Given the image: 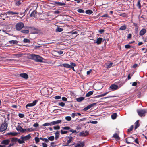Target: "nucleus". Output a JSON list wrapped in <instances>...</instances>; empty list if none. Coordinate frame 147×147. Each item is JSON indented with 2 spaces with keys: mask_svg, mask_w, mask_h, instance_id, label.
I'll use <instances>...</instances> for the list:
<instances>
[{
  "mask_svg": "<svg viewBox=\"0 0 147 147\" xmlns=\"http://www.w3.org/2000/svg\"><path fill=\"white\" fill-rule=\"evenodd\" d=\"M3 123H2L0 127V132H3L6 129L7 127V124L6 121H4Z\"/></svg>",
  "mask_w": 147,
  "mask_h": 147,
  "instance_id": "4",
  "label": "nucleus"
},
{
  "mask_svg": "<svg viewBox=\"0 0 147 147\" xmlns=\"http://www.w3.org/2000/svg\"><path fill=\"white\" fill-rule=\"evenodd\" d=\"M35 140L36 142V143L37 144L40 142L39 138L37 137H36L35 138Z\"/></svg>",
  "mask_w": 147,
  "mask_h": 147,
  "instance_id": "41",
  "label": "nucleus"
},
{
  "mask_svg": "<svg viewBox=\"0 0 147 147\" xmlns=\"http://www.w3.org/2000/svg\"><path fill=\"white\" fill-rule=\"evenodd\" d=\"M119 15L123 17H125L126 16V14L125 13H121Z\"/></svg>",
  "mask_w": 147,
  "mask_h": 147,
  "instance_id": "51",
  "label": "nucleus"
},
{
  "mask_svg": "<svg viewBox=\"0 0 147 147\" xmlns=\"http://www.w3.org/2000/svg\"><path fill=\"white\" fill-rule=\"evenodd\" d=\"M134 126L133 125H131L130 127L128 129L127 131V132L128 133H129L131 132L133 129Z\"/></svg>",
  "mask_w": 147,
  "mask_h": 147,
  "instance_id": "31",
  "label": "nucleus"
},
{
  "mask_svg": "<svg viewBox=\"0 0 147 147\" xmlns=\"http://www.w3.org/2000/svg\"><path fill=\"white\" fill-rule=\"evenodd\" d=\"M22 3L19 0H16L15 1V5L16 6H19Z\"/></svg>",
  "mask_w": 147,
  "mask_h": 147,
  "instance_id": "21",
  "label": "nucleus"
},
{
  "mask_svg": "<svg viewBox=\"0 0 147 147\" xmlns=\"http://www.w3.org/2000/svg\"><path fill=\"white\" fill-rule=\"evenodd\" d=\"M23 42L24 43H30V40L29 39L24 38L23 40Z\"/></svg>",
  "mask_w": 147,
  "mask_h": 147,
  "instance_id": "40",
  "label": "nucleus"
},
{
  "mask_svg": "<svg viewBox=\"0 0 147 147\" xmlns=\"http://www.w3.org/2000/svg\"><path fill=\"white\" fill-rule=\"evenodd\" d=\"M69 33L71 34L72 35L76 34H78V32L76 31H72L71 32H69Z\"/></svg>",
  "mask_w": 147,
  "mask_h": 147,
  "instance_id": "46",
  "label": "nucleus"
},
{
  "mask_svg": "<svg viewBox=\"0 0 147 147\" xmlns=\"http://www.w3.org/2000/svg\"><path fill=\"white\" fill-rule=\"evenodd\" d=\"M59 106L61 107H64L65 105V104L63 102H61L59 103Z\"/></svg>",
  "mask_w": 147,
  "mask_h": 147,
  "instance_id": "59",
  "label": "nucleus"
},
{
  "mask_svg": "<svg viewBox=\"0 0 147 147\" xmlns=\"http://www.w3.org/2000/svg\"><path fill=\"white\" fill-rule=\"evenodd\" d=\"M137 113L138 115L140 117L144 116L145 114L146 113L145 110H137Z\"/></svg>",
  "mask_w": 147,
  "mask_h": 147,
  "instance_id": "5",
  "label": "nucleus"
},
{
  "mask_svg": "<svg viewBox=\"0 0 147 147\" xmlns=\"http://www.w3.org/2000/svg\"><path fill=\"white\" fill-rule=\"evenodd\" d=\"M69 131L70 132H72L73 133H78L79 131H78V132H77L76 131V130H73V129H70Z\"/></svg>",
  "mask_w": 147,
  "mask_h": 147,
  "instance_id": "56",
  "label": "nucleus"
},
{
  "mask_svg": "<svg viewBox=\"0 0 147 147\" xmlns=\"http://www.w3.org/2000/svg\"><path fill=\"white\" fill-rule=\"evenodd\" d=\"M134 138L132 136L128 137L125 139V141L127 144H131L133 142Z\"/></svg>",
  "mask_w": 147,
  "mask_h": 147,
  "instance_id": "6",
  "label": "nucleus"
},
{
  "mask_svg": "<svg viewBox=\"0 0 147 147\" xmlns=\"http://www.w3.org/2000/svg\"><path fill=\"white\" fill-rule=\"evenodd\" d=\"M65 119L67 121H70L71 119V118L70 116H67L65 117Z\"/></svg>",
  "mask_w": 147,
  "mask_h": 147,
  "instance_id": "43",
  "label": "nucleus"
},
{
  "mask_svg": "<svg viewBox=\"0 0 147 147\" xmlns=\"http://www.w3.org/2000/svg\"><path fill=\"white\" fill-rule=\"evenodd\" d=\"M38 100H36L34 101L32 103H28L27 104L26 106V108H28V107H31L35 106L38 102Z\"/></svg>",
  "mask_w": 147,
  "mask_h": 147,
  "instance_id": "7",
  "label": "nucleus"
},
{
  "mask_svg": "<svg viewBox=\"0 0 147 147\" xmlns=\"http://www.w3.org/2000/svg\"><path fill=\"white\" fill-rule=\"evenodd\" d=\"M19 127L20 128V129H21V130L20 131V132H21L24 133L25 132V131L26 130V129H23L22 127L21 126H19Z\"/></svg>",
  "mask_w": 147,
  "mask_h": 147,
  "instance_id": "49",
  "label": "nucleus"
},
{
  "mask_svg": "<svg viewBox=\"0 0 147 147\" xmlns=\"http://www.w3.org/2000/svg\"><path fill=\"white\" fill-rule=\"evenodd\" d=\"M77 65L76 64L74 63L71 62L70 65L67 63H64L61 65V66H63L67 68L71 69L74 71H75L74 69V67H76Z\"/></svg>",
  "mask_w": 147,
  "mask_h": 147,
  "instance_id": "2",
  "label": "nucleus"
},
{
  "mask_svg": "<svg viewBox=\"0 0 147 147\" xmlns=\"http://www.w3.org/2000/svg\"><path fill=\"white\" fill-rule=\"evenodd\" d=\"M105 30L102 29H100L99 31V32L100 34H102L104 32Z\"/></svg>",
  "mask_w": 147,
  "mask_h": 147,
  "instance_id": "60",
  "label": "nucleus"
},
{
  "mask_svg": "<svg viewBox=\"0 0 147 147\" xmlns=\"http://www.w3.org/2000/svg\"><path fill=\"white\" fill-rule=\"evenodd\" d=\"M61 122V120H59L51 122V125H53L56 124H59Z\"/></svg>",
  "mask_w": 147,
  "mask_h": 147,
  "instance_id": "18",
  "label": "nucleus"
},
{
  "mask_svg": "<svg viewBox=\"0 0 147 147\" xmlns=\"http://www.w3.org/2000/svg\"><path fill=\"white\" fill-rule=\"evenodd\" d=\"M89 134L88 132L87 131H82L79 134V135L80 136H86Z\"/></svg>",
  "mask_w": 147,
  "mask_h": 147,
  "instance_id": "10",
  "label": "nucleus"
},
{
  "mask_svg": "<svg viewBox=\"0 0 147 147\" xmlns=\"http://www.w3.org/2000/svg\"><path fill=\"white\" fill-rule=\"evenodd\" d=\"M24 26V24L22 22L18 23L15 26L16 29L17 30L20 31L22 28Z\"/></svg>",
  "mask_w": 147,
  "mask_h": 147,
  "instance_id": "3",
  "label": "nucleus"
},
{
  "mask_svg": "<svg viewBox=\"0 0 147 147\" xmlns=\"http://www.w3.org/2000/svg\"><path fill=\"white\" fill-rule=\"evenodd\" d=\"M21 32L23 33L28 34L29 33V31L28 30H21Z\"/></svg>",
  "mask_w": 147,
  "mask_h": 147,
  "instance_id": "39",
  "label": "nucleus"
},
{
  "mask_svg": "<svg viewBox=\"0 0 147 147\" xmlns=\"http://www.w3.org/2000/svg\"><path fill=\"white\" fill-rule=\"evenodd\" d=\"M53 128L55 130H59L60 129V127L58 125L57 126H54Z\"/></svg>",
  "mask_w": 147,
  "mask_h": 147,
  "instance_id": "50",
  "label": "nucleus"
},
{
  "mask_svg": "<svg viewBox=\"0 0 147 147\" xmlns=\"http://www.w3.org/2000/svg\"><path fill=\"white\" fill-rule=\"evenodd\" d=\"M61 134H66L67 133V131H63L62 130H61Z\"/></svg>",
  "mask_w": 147,
  "mask_h": 147,
  "instance_id": "58",
  "label": "nucleus"
},
{
  "mask_svg": "<svg viewBox=\"0 0 147 147\" xmlns=\"http://www.w3.org/2000/svg\"><path fill=\"white\" fill-rule=\"evenodd\" d=\"M146 32V30L145 29H142L139 32V35L141 36L144 35Z\"/></svg>",
  "mask_w": 147,
  "mask_h": 147,
  "instance_id": "15",
  "label": "nucleus"
},
{
  "mask_svg": "<svg viewBox=\"0 0 147 147\" xmlns=\"http://www.w3.org/2000/svg\"><path fill=\"white\" fill-rule=\"evenodd\" d=\"M125 48L126 49H129L131 48V46L129 45H126L125 46Z\"/></svg>",
  "mask_w": 147,
  "mask_h": 147,
  "instance_id": "52",
  "label": "nucleus"
},
{
  "mask_svg": "<svg viewBox=\"0 0 147 147\" xmlns=\"http://www.w3.org/2000/svg\"><path fill=\"white\" fill-rule=\"evenodd\" d=\"M133 141H134L137 144H139V142L138 141V138H136L135 139H134V140Z\"/></svg>",
  "mask_w": 147,
  "mask_h": 147,
  "instance_id": "55",
  "label": "nucleus"
},
{
  "mask_svg": "<svg viewBox=\"0 0 147 147\" xmlns=\"http://www.w3.org/2000/svg\"><path fill=\"white\" fill-rule=\"evenodd\" d=\"M63 129L65 130H69L70 128L69 126H66L64 127H62Z\"/></svg>",
  "mask_w": 147,
  "mask_h": 147,
  "instance_id": "47",
  "label": "nucleus"
},
{
  "mask_svg": "<svg viewBox=\"0 0 147 147\" xmlns=\"http://www.w3.org/2000/svg\"><path fill=\"white\" fill-rule=\"evenodd\" d=\"M19 116L21 118L24 117V115L23 114L19 113L18 114Z\"/></svg>",
  "mask_w": 147,
  "mask_h": 147,
  "instance_id": "53",
  "label": "nucleus"
},
{
  "mask_svg": "<svg viewBox=\"0 0 147 147\" xmlns=\"http://www.w3.org/2000/svg\"><path fill=\"white\" fill-rule=\"evenodd\" d=\"M9 43L11 44H17L18 41L16 40H11L9 41Z\"/></svg>",
  "mask_w": 147,
  "mask_h": 147,
  "instance_id": "28",
  "label": "nucleus"
},
{
  "mask_svg": "<svg viewBox=\"0 0 147 147\" xmlns=\"http://www.w3.org/2000/svg\"><path fill=\"white\" fill-rule=\"evenodd\" d=\"M102 38L100 37H99L97 39L96 41L94 42L95 43H96L98 44H101L102 42Z\"/></svg>",
  "mask_w": 147,
  "mask_h": 147,
  "instance_id": "16",
  "label": "nucleus"
},
{
  "mask_svg": "<svg viewBox=\"0 0 147 147\" xmlns=\"http://www.w3.org/2000/svg\"><path fill=\"white\" fill-rule=\"evenodd\" d=\"M93 91H90L86 94V96L87 97L90 96L93 94Z\"/></svg>",
  "mask_w": 147,
  "mask_h": 147,
  "instance_id": "25",
  "label": "nucleus"
},
{
  "mask_svg": "<svg viewBox=\"0 0 147 147\" xmlns=\"http://www.w3.org/2000/svg\"><path fill=\"white\" fill-rule=\"evenodd\" d=\"M31 136H30V134H29L26 136H24L25 139L26 140H28L30 139Z\"/></svg>",
  "mask_w": 147,
  "mask_h": 147,
  "instance_id": "33",
  "label": "nucleus"
},
{
  "mask_svg": "<svg viewBox=\"0 0 147 147\" xmlns=\"http://www.w3.org/2000/svg\"><path fill=\"white\" fill-rule=\"evenodd\" d=\"M63 31V29L60 27H57L56 29V32H60Z\"/></svg>",
  "mask_w": 147,
  "mask_h": 147,
  "instance_id": "32",
  "label": "nucleus"
},
{
  "mask_svg": "<svg viewBox=\"0 0 147 147\" xmlns=\"http://www.w3.org/2000/svg\"><path fill=\"white\" fill-rule=\"evenodd\" d=\"M55 144V142H52L51 143V146L52 147H55L56 145H54Z\"/></svg>",
  "mask_w": 147,
  "mask_h": 147,
  "instance_id": "63",
  "label": "nucleus"
},
{
  "mask_svg": "<svg viewBox=\"0 0 147 147\" xmlns=\"http://www.w3.org/2000/svg\"><path fill=\"white\" fill-rule=\"evenodd\" d=\"M113 137L115 138V140H120V137L118 134L117 133H115L114 134Z\"/></svg>",
  "mask_w": 147,
  "mask_h": 147,
  "instance_id": "17",
  "label": "nucleus"
},
{
  "mask_svg": "<svg viewBox=\"0 0 147 147\" xmlns=\"http://www.w3.org/2000/svg\"><path fill=\"white\" fill-rule=\"evenodd\" d=\"M54 3L53 4L54 5H57L58 6H62L65 5V3H63L61 2L54 1Z\"/></svg>",
  "mask_w": 147,
  "mask_h": 147,
  "instance_id": "13",
  "label": "nucleus"
},
{
  "mask_svg": "<svg viewBox=\"0 0 147 147\" xmlns=\"http://www.w3.org/2000/svg\"><path fill=\"white\" fill-rule=\"evenodd\" d=\"M7 13L9 14H11V15H13L14 14H19V13L14 12L11 11H9L7 12Z\"/></svg>",
  "mask_w": 147,
  "mask_h": 147,
  "instance_id": "23",
  "label": "nucleus"
},
{
  "mask_svg": "<svg viewBox=\"0 0 147 147\" xmlns=\"http://www.w3.org/2000/svg\"><path fill=\"white\" fill-rule=\"evenodd\" d=\"M117 117V114L116 113H113L111 115V118L113 119H115Z\"/></svg>",
  "mask_w": 147,
  "mask_h": 147,
  "instance_id": "30",
  "label": "nucleus"
},
{
  "mask_svg": "<svg viewBox=\"0 0 147 147\" xmlns=\"http://www.w3.org/2000/svg\"><path fill=\"white\" fill-rule=\"evenodd\" d=\"M36 14V11L34 10L30 14V17H34L35 16V14Z\"/></svg>",
  "mask_w": 147,
  "mask_h": 147,
  "instance_id": "42",
  "label": "nucleus"
},
{
  "mask_svg": "<svg viewBox=\"0 0 147 147\" xmlns=\"http://www.w3.org/2000/svg\"><path fill=\"white\" fill-rule=\"evenodd\" d=\"M20 76L25 79H27L28 78V75L26 73L20 74Z\"/></svg>",
  "mask_w": 147,
  "mask_h": 147,
  "instance_id": "14",
  "label": "nucleus"
},
{
  "mask_svg": "<svg viewBox=\"0 0 147 147\" xmlns=\"http://www.w3.org/2000/svg\"><path fill=\"white\" fill-rule=\"evenodd\" d=\"M17 142L19 143L20 144H21L24 143L25 142L23 140H21L20 139H18L17 138Z\"/></svg>",
  "mask_w": 147,
  "mask_h": 147,
  "instance_id": "38",
  "label": "nucleus"
},
{
  "mask_svg": "<svg viewBox=\"0 0 147 147\" xmlns=\"http://www.w3.org/2000/svg\"><path fill=\"white\" fill-rule=\"evenodd\" d=\"M61 98V97L59 96H56L55 97V99H59Z\"/></svg>",
  "mask_w": 147,
  "mask_h": 147,
  "instance_id": "64",
  "label": "nucleus"
},
{
  "mask_svg": "<svg viewBox=\"0 0 147 147\" xmlns=\"http://www.w3.org/2000/svg\"><path fill=\"white\" fill-rule=\"evenodd\" d=\"M96 105V103H93L90 104L88 105V106H87L86 107L84 108V109H83V110L84 111H86L88 110V109H90V108Z\"/></svg>",
  "mask_w": 147,
  "mask_h": 147,
  "instance_id": "8",
  "label": "nucleus"
},
{
  "mask_svg": "<svg viewBox=\"0 0 147 147\" xmlns=\"http://www.w3.org/2000/svg\"><path fill=\"white\" fill-rule=\"evenodd\" d=\"M85 13L87 14H91L93 13V11L91 10H88L86 11Z\"/></svg>",
  "mask_w": 147,
  "mask_h": 147,
  "instance_id": "37",
  "label": "nucleus"
},
{
  "mask_svg": "<svg viewBox=\"0 0 147 147\" xmlns=\"http://www.w3.org/2000/svg\"><path fill=\"white\" fill-rule=\"evenodd\" d=\"M33 126L34 127H39V124L38 123H35Z\"/></svg>",
  "mask_w": 147,
  "mask_h": 147,
  "instance_id": "57",
  "label": "nucleus"
},
{
  "mask_svg": "<svg viewBox=\"0 0 147 147\" xmlns=\"http://www.w3.org/2000/svg\"><path fill=\"white\" fill-rule=\"evenodd\" d=\"M139 120H137L135 123V129H136L138 128L140 125V124L139 123Z\"/></svg>",
  "mask_w": 147,
  "mask_h": 147,
  "instance_id": "20",
  "label": "nucleus"
},
{
  "mask_svg": "<svg viewBox=\"0 0 147 147\" xmlns=\"http://www.w3.org/2000/svg\"><path fill=\"white\" fill-rule=\"evenodd\" d=\"M77 11L81 13H84V11L82 9H79L77 10Z\"/></svg>",
  "mask_w": 147,
  "mask_h": 147,
  "instance_id": "48",
  "label": "nucleus"
},
{
  "mask_svg": "<svg viewBox=\"0 0 147 147\" xmlns=\"http://www.w3.org/2000/svg\"><path fill=\"white\" fill-rule=\"evenodd\" d=\"M28 58L30 59L34 60L37 62H42L43 59L42 57L39 55L35 54H30L28 56Z\"/></svg>",
  "mask_w": 147,
  "mask_h": 147,
  "instance_id": "1",
  "label": "nucleus"
},
{
  "mask_svg": "<svg viewBox=\"0 0 147 147\" xmlns=\"http://www.w3.org/2000/svg\"><path fill=\"white\" fill-rule=\"evenodd\" d=\"M68 138H69V140L67 141V144H68L70 143L72 141L73 137L71 136H68Z\"/></svg>",
  "mask_w": 147,
  "mask_h": 147,
  "instance_id": "29",
  "label": "nucleus"
},
{
  "mask_svg": "<svg viewBox=\"0 0 147 147\" xmlns=\"http://www.w3.org/2000/svg\"><path fill=\"white\" fill-rule=\"evenodd\" d=\"M140 0H138L137 3L136 5V6L137 7H138L139 9H140L141 8V5L140 3Z\"/></svg>",
  "mask_w": 147,
  "mask_h": 147,
  "instance_id": "35",
  "label": "nucleus"
},
{
  "mask_svg": "<svg viewBox=\"0 0 147 147\" xmlns=\"http://www.w3.org/2000/svg\"><path fill=\"white\" fill-rule=\"evenodd\" d=\"M17 138L16 137H13L11 138V141L12 142H13L15 144H16V142H17Z\"/></svg>",
  "mask_w": 147,
  "mask_h": 147,
  "instance_id": "22",
  "label": "nucleus"
},
{
  "mask_svg": "<svg viewBox=\"0 0 147 147\" xmlns=\"http://www.w3.org/2000/svg\"><path fill=\"white\" fill-rule=\"evenodd\" d=\"M52 125H51V123H45L44 124H43L42 125L43 126H49V125H50V126H51Z\"/></svg>",
  "mask_w": 147,
  "mask_h": 147,
  "instance_id": "44",
  "label": "nucleus"
},
{
  "mask_svg": "<svg viewBox=\"0 0 147 147\" xmlns=\"http://www.w3.org/2000/svg\"><path fill=\"white\" fill-rule=\"evenodd\" d=\"M84 145V142H79L76 144L75 147H83Z\"/></svg>",
  "mask_w": 147,
  "mask_h": 147,
  "instance_id": "12",
  "label": "nucleus"
},
{
  "mask_svg": "<svg viewBox=\"0 0 147 147\" xmlns=\"http://www.w3.org/2000/svg\"><path fill=\"white\" fill-rule=\"evenodd\" d=\"M127 28V26L125 25H124L121 26L119 28V30H124L126 29Z\"/></svg>",
  "mask_w": 147,
  "mask_h": 147,
  "instance_id": "27",
  "label": "nucleus"
},
{
  "mask_svg": "<svg viewBox=\"0 0 147 147\" xmlns=\"http://www.w3.org/2000/svg\"><path fill=\"white\" fill-rule=\"evenodd\" d=\"M7 14L5 13H2L0 15V19L3 20H5V18L6 17Z\"/></svg>",
  "mask_w": 147,
  "mask_h": 147,
  "instance_id": "19",
  "label": "nucleus"
},
{
  "mask_svg": "<svg viewBox=\"0 0 147 147\" xmlns=\"http://www.w3.org/2000/svg\"><path fill=\"white\" fill-rule=\"evenodd\" d=\"M47 137L48 138L49 140L51 141H53L54 140L55 138L54 136H47Z\"/></svg>",
  "mask_w": 147,
  "mask_h": 147,
  "instance_id": "24",
  "label": "nucleus"
},
{
  "mask_svg": "<svg viewBox=\"0 0 147 147\" xmlns=\"http://www.w3.org/2000/svg\"><path fill=\"white\" fill-rule=\"evenodd\" d=\"M110 88L112 90V91H115L119 88L118 86L117 85L114 84H111L110 87Z\"/></svg>",
  "mask_w": 147,
  "mask_h": 147,
  "instance_id": "9",
  "label": "nucleus"
},
{
  "mask_svg": "<svg viewBox=\"0 0 147 147\" xmlns=\"http://www.w3.org/2000/svg\"><path fill=\"white\" fill-rule=\"evenodd\" d=\"M84 98L83 97H80L76 98V100L78 102L82 101L84 99Z\"/></svg>",
  "mask_w": 147,
  "mask_h": 147,
  "instance_id": "34",
  "label": "nucleus"
},
{
  "mask_svg": "<svg viewBox=\"0 0 147 147\" xmlns=\"http://www.w3.org/2000/svg\"><path fill=\"white\" fill-rule=\"evenodd\" d=\"M108 93V92H106V93H103V94H100V95H98V97H101L103 96H105Z\"/></svg>",
  "mask_w": 147,
  "mask_h": 147,
  "instance_id": "45",
  "label": "nucleus"
},
{
  "mask_svg": "<svg viewBox=\"0 0 147 147\" xmlns=\"http://www.w3.org/2000/svg\"><path fill=\"white\" fill-rule=\"evenodd\" d=\"M7 134L8 135H11L12 136H16L18 134L17 132H9Z\"/></svg>",
  "mask_w": 147,
  "mask_h": 147,
  "instance_id": "36",
  "label": "nucleus"
},
{
  "mask_svg": "<svg viewBox=\"0 0 147 147\" xmlns=\"http://www.w3.org/2000/svg\"><path fill=\"white\" fill-rule=\"evenodd\" d=\"M113 64V63L111 62L107 66V67L108 68H110L111 66Z\"/></svg>",
  "mask_w": 147,
  "mask_h": 147,
  "instance_id": "61",
  "label": "nucleus"
},
{
  "mask_svg": "<svg viewBox=\"0 0 147 147\" xmlns=\"http://www.w3.org/2000/svg\"><path fill=\"white\" fill-rule=\"evenodd\" d=\"M71 115L73 118H74L75 116H77V113H73Z\"/></svg>",
  "mask_w": 147,
  "mask_h": 147,
  "instance_id": "62",
  "label": "nucleus"
},
{
  "mask_svg": "<svg viewBox=\"0 0 147 147\" xmlns=\"http://www.w3.org/2000/svg\"><path fill=\"white\" fill-rule=\"evenodd\" d=\"M10 141L9 139H5L3 140L1 142V144H4V145H7L9 144Z\"/></svg>",
  "mask_w": 147,
  "mask_h": 147,
  "instance_id": "11",
  "label": "nucleus"
},
{
  "mask_svg": "<svg viewBox=\"0 0 147 147\" xmlns=\"http://www.w3.org/2000/svg\"><path fill=\"white\" fill-rule=\"evenodd\" d=\"M27 130L29 132H32L34 131V129L32 128H28Z\"/></svg>",
  "mask_w": 147,
  "mask_h": 147,
  "instance_id": "54",
  "label": "nucleus"
},
{
  "mask_svg": "<svg viewBox=\"0 0 147 147\" xmlns=\"http://www.w3.org/2000/svg\"><path fill=\"white\" fill-rule=\"evenodd\" d=\"M55 134V139L56 140L59 137V132L58 131H57Z\"/></svg>",
  "mask_w": 147,
  "mask_h": 147,
  "instance_id": "26",
  "label": "nucleus"
}]
</instances>
